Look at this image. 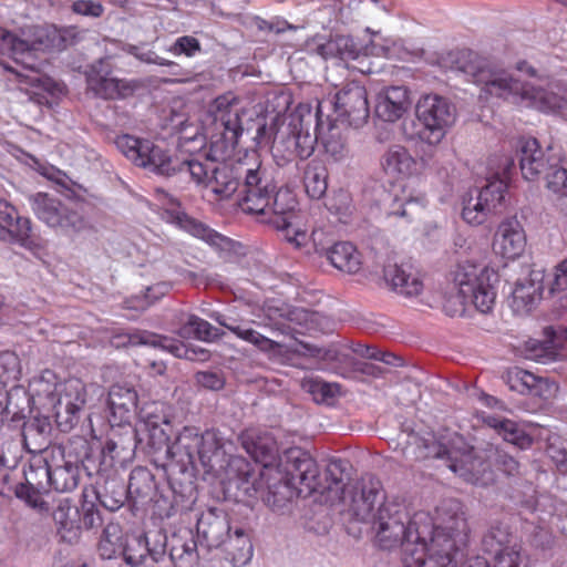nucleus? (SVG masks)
<instances>
[{
	"mask_svg": "<svg viewBox=\"0 0 567 567\" xmlns=\"http://www.w3.org/2000/svg\"><path fill=\"white\" fill-rule=\"evenodd\" d=\"M230 530L231 527L227 516L221 511L215 508L203 513L196 525L199 546L208 550L220 548Z\"/></svg>",
	"mask_w": 567,
	"mask_h": 567,
	"instance_id": "obj_23",
	"label": "nucleus"
},
{
	"mask_svg": "<svg viewBox=\"0 0 567 567\" xmlns=\"http://www.w3.org/2000/svg\"><path fill=\"white\" fill-rule=\"evenodd\" d=\"M195 380L198 385L210 391H219L225 386L224 374L219 371H199Z\"/></svg>",
	"mask_w": 567,
	"mask_h": 567,
	"instance_id": "obj_60",
	"label": "nucleus"
},
{
	"mask_svg": "<svg viewBox=\"0 0 567 567\" xmlns=\"http://www.w3.org/2000/svg\"><path fill=\"white\" fill-rule=\"evenodd\" d=\"M517 546H519V543L516 536L509 532L508 526L503 524L493 525L482 539V550L487 557L508 550V547Z\"/></svg>",
	"mask_w": 567,
	"mask_h": 567,
	"instance_id": "obj_41",
	"label": "nucleus"
},
{
	"mask_svg": "<svg viewBox=\"0 0 567 567\" xmlns=\"http://www.w3.org/2000/svg\"><path fill=\"white\" fill-rule=\"evenodd\" d=\"M525 91L526 94L522 102L525 106L536 107L543 112H554L564 109L567 104L565 96L537 86L532 82H527Z\"/></svg>",
	"mask_w": 567,
	"mask_h": 567,
	"instance_id": "obj_39",
	"label": "nucleus"
},
{
	"mask_svg": "<svg viewBox=\"0 0 567 567\" xmlns=\"http://www.w3.org/2000/svg\"><path fill=\"white\" fill-rule=\"evenodd\" d=\"M52 425L50 419L44 415H35L23 423L21 431L16 434L22 437V443L29 453L44 454L51 450Z\"/></svg>",
	"mask_w": 567,
	"mask_h": 567,
	"instance_id": "obj_31",
	"label": "nucleus"
},
{
	"mask_svg": "<svg viewBox=\"0 0 567 567\" xmlns=\"http://www.w3.org/2000/svg\"><path fill=\"white\" fill-rule=\"evenodd\" d=\"M507 185L501 178H492L477 190L475 197L470 196L463 200L462 217L470 225L483 224L488 215L495 214L503 205Z\"/></svg>",
	"mask_w": 567,
	"mask_h": 567,
	"instance_id": "obj_19",
	"label": "nucleus"
},
{
	"mask_svg": "<svg viewBox=\"0 0 567 567\" xmlns=\"http://www.w3.org/2000/svg\"><path fill=\"white\" fill-rule=\"evenodd\" d=\"M453 70L463 73L481 87V99L498 97L522 104L527 82L513 72L498 68L471 50H461L451 54Z\"/></svg>",
	"mask_w": 567,
	"mask_h": 567,
	"instance_id": "obj_5",
	"label": "nucleus"
},
{
	"mask_svg": "<svg viewBox=\"0 0 567 567\" xmlns=\"http://www.w3.org/2000/svg\"><path fill=\"white\" fill-rule=\"evenodd\" d=\"M326 207L343 224L349 221L354 210L351 195L344 189H339L334 192L332 196L328 197Z\"/></svg>",
	"mask_w": 567,
	"mask_h": 567,
	"instance_id": "obj_52",
	"label": "nucleus"
},
{
	"mask_svg": "<svg viewBox=\"0 0 567 567\" xmlns=\"http://www.w3.org/2000/svg\"><path fill=\"white\" fill-rule=\"evenodd\" d=\"M163 218L166 221L172 223L189 233L192 236L204 240L213 247L224 249L229 244V239L227 237L218 234L214 229L188 216L186 213L179 210L178 208L166 209L163 213Z\"/></svg>",
	"mask_w": 567,
	"mask_h": 567,
	"instance_id": "obj_30",
	"label": "nucleus"
},
{
	"mask_svg": "<svg viewBox=\"0 0 567 567\" xmlns=\"http://www.w3.org/2000/svg\"><path fill=\"white\" fill-rule=\"evenodd\" d=\"M225 328L236 334L239 339L256 346L262 351H271L279 347V343L259 333L248 326L247 321L227 316Z\"/></svg>",
	"mask_w": 567,
	"mask_h": 567,
	"instance_id": "obj_42",
	"label": "nucleus"
},
{
	"mask_svg": "<svg viewBox=\"0 0 567 567\" xmlns=\"http://www.w3.org/2000/svg\"><path fill=\"white\" fill-rule=\"evenodd\" d=\"M508 548V550L501 551L499 554H493L487 557L491 565H493L492 567H519L523 559L520 545Z\"/></svg>",
	"mask_w": 567,
	"mask_h": 567,
	"instance_id": "obj_58",
	"label": "nucleus"
},
{
	"mask_svg": "<svg viewBox=\"0 0 567 567\" xmlns=\"http://www.w3.org/2000/svg\"><path fill=\"white\" fill-rule=\"evenodd\" d=\"M51 488L59 493L72 492L80 482V466L78 461L64 455L61 446L51 447Z\"/></svg>",
	"mask_w": 567,
	"mask_h": 567,
	"instance_id": "obj_24",
	"label": "nucleus"
},
{
	"mask_svg": "<svg viewBox=\"0 0 567 567\" xmlns=\"http://www.w3.org/2000/svg\"><path fill=\"white\" fill-rule=\"evenodd\" d=\"M277 186L274 183V189L267 198L268 205L262 212H247L248 214H257L268 216L266 221L272 225L278 230L285 233V238L300 247L307 235L305 231L295 229L292 220L296 218L295 208L297 205L295 196L289 190H276Z\"/></svg>",
	"mask_w": 567,
	"mask_h": 567,
	"instance_id": "obj_17",
	"label": "nucleus"
},
{
	"mask_svg": "<svg viewBox=\"0 0 567 567\" xmlns=\"http://www.w3.org/2000/svg\"><path fill=\"white\" fill-rule=\"evenodd\" d=\"M324 151L333 162H343L349 157V148L340 137L330 136L324 142Z\"/></svg>",
	"mask_w": 567,
	"mask_h": 567,
	"instance_id": "obj_61",
	"label": "nucleus"
},
{
	"mask_svg": "<svg viewBox=\"0 0 567 567\" xmlns=\"http://www.w3.org/2000/svg\"><path fill=\"white\" fill-rule=\"evenodd\" d=\"M225 559L233 567H245L252 558L254 547L249 535L241 527L231 528L221 545Z\"/></svg>",
	"mask_w": 567,
	"mask_h": 567,
	"instance_id": "obj_33",
	"label": "nucleus"
},
{
	"mask_svg": "<svg viewBox=\"0 0 567 567\" xmlns=\"http://www.w3.org/2000/svg\"><path fill=\"white\" fill-rule=\"evenodd\" d=\"M403 456L409 461L425 458L446 460L449 468L467 482L478 483L476 475V457L463 436L453 433L435 440L433 436L422 437L411 433L408 435Z\"/></svg>",
	"mask_w": 567,
	"mask_h": 567,
	"instance_id": "obj_8",
	"label": "nucleus"
},
{
	"mask_svg": "<svg viewBox=\"0 0 567 567\" xmlns=\"http://www.w3.org/2000/svg\"><path fill=\"white\" fill-rule=\"evenodd\" d=\"M437 512L440 524L434 525L425 512L410 516L401 503L381 505L371 523L379 546L391 549L400 544L405 567H455L456 537L467 530L463 506L456 499H447Z\"/></svg>",
	"mask_w": 567,
	"mask_h": 567,
	"instance_id": "obj_1",
	"label": "nucleus"
},
{
	"mask_svg": "<svg viewBox=\"0 0 567 567\" xmlns=\"http://www.w3.org/2000/svg\"><path fill=\"white\" fill-rule=\"evenodd\" d=\"M82 505L80 511V529L82 527L86 529L94 528L102 524V517L100 511L96 507V501L93 497H85L84 492L82 493Z\"/></svg>",
	"mask_w": 567,
	"mask_h": 567,
	"instance_id": "obj_56",
	"label": "nucleus"
},
{
	"mask_svg": "<svg viewBox=\"0 0 567 567\" xmlns=\"http://www.w3.org/2000/svg\"><path fill=\"white\" fill-rule=\"evenodd\" d=\"M383 278L394 292L404 297L419 296L424 288L419 271L409 264L385 266Z\"/></svg>",
	"mask_w": 567,
	"mask_h": 567,
	"instance_id": "obj_28",
	"label": "nucleus"
},
{
	"mask_svg": "<svg viewBox=\"0 0 567 567\" xmlns=\"http://www.w3.org/2000/svg\"><path fill=\"white\" fill-rule=\"evenodd\" d=\"M216 134L212 136L209 153L205 161L178 158L177 174L189 175L196 184L208 186V179L216 163L229 156L238 144L244 128L241 115L245 109L233 93L223 94L209 106Z\"/></svg>",
	"mask_w": 567,
	"mask_h": 567,
	"instance_id": "obj_3",
	"label": "nucleus"
},
{
	"mask_svg": "<svg viewBox=\"0 0 567 567\" xmlns=\"http://www.w3.org/2000/svg\"><path fill=\"white\" fill-rule=\"evenodd\" d=\"M122 539L123 533L120 524L109 523L103 529L99 544L101 557L103 559H112L116 557L124 545Z\"/></svg>",
	"mask_w": 567,
	"mask_h": 567,
	"instance_id": "obj_50",
	"label": "nucleus"
},
{
	"mask_svg": "<svg viewBox=\"0 0 567 567\" xmlns=\"http://www.w3.org/2000/svg\"><path fill=\"white\" fill-rule=\"evenodd\" d=\"M84 496L93 497L111 512L120 509L127 498L125 485L118 480H107L101 487H85Z\"/></svg>",
	"mask_w": 567,
	"mask_h": 567,
	"instance_id": "obj_35",
	"label": "nucleus"
},
{
	"mask_svg": "<svg viewBox=\"0 0 567 567\" xmlns=\"http://www.w3.org/2000/svg\"><path fill=\"white\" fill-rule=\"evenodd\" d=\"M126 488L127 497L134 499H148L155 491L152 473L146 468L137 467L131 472Z\"/></svg>",
	"mask_w": 567,
	"mask_h": 567,
	"instance_id": "obj_48",
	"label": "nucleus"
},
{
	"mask_svg": "<svg viewBox=\"0 0 567 567\" xmlns=\"http://www.w3.org/2000/svg\"><path fill=\"white\" fill-rule=\"evenodd\" d=\"M171 408L163 402H152L145 404L138 411V423L136 427H147L155 425H165L169 427L171 424Z\"/></svg>",
	"mask_w": 567,
	"mask_h": 567,
	"instance_id": "obj_49",
	"label": "nucleus"
},
{
	"mask_svg": "<svg viewBox=\"0 0 567 567\" xmlns=\"http://www.w3.org/2000/svg\"><path fill=\"white\" fill-rule=\"evenodd\" d=\"M132 344L150 346L154 349H159L173 354L176 358L194 360H206L208 351L203 348H193L186 346L184 342L171 337L157 334L148 331H140L130 337Z\"/></svg>",
	"mask_w": 567,
	"mask_h": 567,
	"instance_id": "obj_22",
	"label": "nucleus"
},
{
	"mask_svg": "<svg viewBox=\"0 0 567 567\" xmlns=\"http://www.w3.org/2000/svg\"><path fill=\"white\" fill-rule=\"evenodd\" d=\"M312 115L293 116L288 127L276 136L274 148L276 152H286L288 156L296 155L300 159L310 157L317 144L316 128L311 132Z\"/></svg>",
	"mask_w": 567,
	"mask_h": 567,
	"instance_id": "obj_18",
	"label": "nucleus"
},
{
	"mask_svg": "<svg viewBox=\"0 0 567 567\" xmlns=\"http://www.w3.org/2000/svg\"><path fill=\"white\" fill-rule=\"evenodd\" d=\"M29 204L35 217L50 228L60 229L68 235L85 228L82 215L54 195L42 192L32 194L29 196Z\"/></svg>",
	"mask_w": 567,
	"mask_h": 567,
	"instance_id": "obj_14",
	"label": "nucleus"
},
{
	"mask_svg": "<svg viewBox=\"0 0 567 567\" xmlns=\"http://www.w3.org/2000/svg\"><path fill=\"white\" fill-rule=\"evenodd\" d=\"M138 395L134 386L114 384L109 391V422L111 426L131 424L136 413Z\"/></svg>",
	"mask_w": 567,
	"mask_h": 567,
	"instance_id": "obj_25",
	"label": "nucleus"
},
{
	"mask_svg": "<svg viewBox=\"0 0 567 567\" xmlns=\"http://www.w3.org/2000/svg\"><path fill=\"white\" fill-rule=\"evenodd\" d=\"M302 386L312 395L316 402L327 404H330L340 391L339 384L329 383L321 379L306 380Z\"/></svg>",
	"mask_w": 567,
	"mask_h": 567,
	"instance_id": "obj_53",
	"label": "nucleus"
},
{
	"mask_svg": "<svg viewBox=\"0 0 567 567\" xmlns=\"http://www.w3.org/2000/svg\"><path fill=\"white\" fill-rule=\"evenodd\" d=\"M483 422L495 430V432L502 436L506 437L507 434H513V430L518 425L515 421L499 417L495 415H485L483 416Z\"/></svg>",
	"mask_w": 567,
	"mask_h": 567,
	"instance_id": "obj_62",
	"label": "nucleus"
},
{
	"mask_svg": "<svg viewBox=\"0 0 567 567\" xmlns=\"http://www.w3.org/2000/svg\"><path fill=\"white\" fill-rule=\"evenodd\" d=\"M178 334L182 338L194 337L197 340L212 342L224 336V332L212 326L208 321L195 316H188L187 321L179 328Z\"/></svg>",
	"mask_w": 567,
	"mask_h": 567,
	"instance_id": "obj_46",
	"label": "nucleus"
},
{
	"mask_svg": "<svg viewBox=\"0 0 567 567\" xmlns=\"http://www.w3.org/2000/svg\"><path fill=\"white\" fill-rule=\"evenodd\" d=\"M558 391L559 386L555 381L534 374V381L530 382V391L527 392V395L548 402L556 398Z\"/></svg>",
	"mask_w": 567,
	"mask_h": 567,
	"instance_id": "obj_57",
	"label": "nucleus"
},
{
	"mask_svg": "<svg viewBox=\"0 0 567 567\" xmlns=\"http://www.w3.org/2000/svg\"><path fill=\"white\" fill-rule=\"evenodd\" d=\"M164 554V544L150 548L147 537L140 535L126 537L118 555L123 556V559L127 565L136 567L142 564L147 556L152 558L153 563H157L162 559Z\"/></svg>",
	"mask_w": 567,
	"mask_h": 567,
	"instance_id": "obj_34",
	"label": "nucleus"
},
{
	"mask_svg": "<svg viewBox=\"0 0 567 567\" xmlns=\"http://www.w3.org/2000/svg\"><path fill=\"white\" fill-rule=\"evenodd\" d=\"M219 433L207 430L199 433L196 427H184L175 440V449L179 452L178 467L181 473L198 472L210 473L221 467L225 452Z\"/></svg>",
	"mask_w": 567,
	"mask_h": 567,
	"instance_id": "obj_9",
	"label": "nucleus"
},
{
	"mask_svg": "<svg viewBox=\"0 0 567 567\" xmlns=\"http://www.w3.org/2000/svg\"><path fill=\"white\" fill-rule=\"evenodd\" d=\"M38 48L39 43L37 42H29L8 30L0 29V51L3 54H9L16 62L23 65V71H17L19 83L24 85L25 90L32 89L33 94L48 92L54 96L62 93V84L42 74L31 63L27 62V60L32 58V52L38 50Z\"/></svg>",
	"mask_w": 567,
	"mask_h": 567,
	"instance_id": "obj_11",
	"label": "nucleus"
},
{
	"mask_svg": "<svg viewBox=\"0 0 567 567\" xmlns=\"http://www.w3.org/2000/svg\"><path fill=\"white\" fill-rule=\"evenodd\" d=\"M120 152L138 167L159 176L169 177L178 172V157L167 150L155 145L150 140L138 138L128 134L116 138Z\"/></svg>",
	"mask_w": 567,
	"mask_h": 567,
	"instance_id": "obj_12",
	"label": "nucleus"
},
{
	"mask_svg": "<svg viewBox=\"0 0 567 567\" xmlns=\"http://www.w3.org/2000/svg\"><path fill=\"white\" fill-rule=\"evenodd\" d=\"M285 483H272L266 504L280 509L295 497H308L313 494L326 495V501L334 504L346 502V485L352 466L343 458H331L322 476L316 460L300 447H292L286 454Z\"/></svg>",
	"mask_w": 567,
	"mask_h": 567,
	"instance_id": "obj_2",
	"label": "nucleus"
},
{
	"mask_svg": "<svg viewBox=\"0 0 567 567\" xmlns=\"http://www.w3.org/2000/svg\"><path fill=\"white\" fill-rule=\"evenodd\" d=\"M138 436L146 441L148 452L152 453L157 461L164 464L168 463L171 466H178L179 452L175 449V442L169 443V435L172 425H155L147 427H136Z\"/></svg>",
	"mask_w": 567,
	"mask_h": 567,
	"instance_id": "obj_27",
	"label": "nucleus"
},
{
	"mask_svg": "<svg viewBox=\"0 0 567 567\" xmlns=\"http://www.w3.org/2000/svg\"><path fill=\"white\" fill-rule=\"evenodd\" d=\"M28 388L34 402L53 410L60 431L69 432L79 422V414L86 402V391L80 380L59 383L53 371L44 370L29 381Z\"/></svg>",
	"mask_w": 567,
	"mask_h": 567,
	"instance_id": "obj_6",
	"label": "nucleus"
},
{
	"mask_svg": "<svg viewBox=\"0 0 567 567\" xmlns=\"http://www.w3.org/2000/svg\"><path fill=\"white\" fill-rule=\"evenodd\" d=\"M241 445L245 451L254 458V461L261 465L260 480L257 482L252 480L251 485L256 492L264 489V502L269 494V486L272 483H285L286 475V454L282 456L278 453V445L275 437L267 431L259 429H248L240 435Z\"/></svg>",
	"mask_w": 567,
	"mask_h": 567,
	"instance_id": "obj_10",
	"label": "nucleus"
},
{
	"mask_svg": "<svg viewBox=\"0 0 567 567\" xmlns=\"http://www.w3.org/2000/svg\"><path fill=\"white\" fill-rule=\"evenodd\" d=\"M543 292V275L532 271L529 278L518 280L513 290V303L517 310L529 311Z\"/></svg>",
	"mask_w": 567,
	"mask_h": 567,
	"instance_id": "obj_36",
	"label": "nucleus"
},
{
	"mask_svg": "<svg viewBox=\"0 0 567 567\" xmlns=\"http://www.w3.org/2000/svg\"><path fill=\"white\" fill-rule=\"evenodd\" d=\"M32 223L30 218L17 215L2 225L0 223V240L27 246L30 243Z\"/></svg>",
	"mask_w": 567,
	"mask_h": 567,
	"instance_id": "obj_47",
	"label": "nucleus"
},
{
	"mask_svg": "<svg viewBox=\"0 0 567 567\" xmlns=\"http://www.w3.org/2000/svg\"><path fill=\"white\" fill-rule=\"evenodd\" d=\"M383 171L391 176H409L415 171L416 162L401 145L390 146L380 159Z\"/></svg>",
	"mask_w": 567,
	"mask_h": 567,
	"instance_id": "obj_38",
	"label": "nucleus"
},
{
	"mask_svg": "<svg viewBox=\"0 0 567 567\" xmlns=\"http://www.w3.org/2000/svg\"><path fill=\"white\" fill-rule=\"evenodd\" d=\"M493 247L504 258L519 257L526 247V235L522 224L516 218L502 221L497 227Z\"/></svg>",
	"mask_w": 567,
	"mask_h": 567,
	"instance_id": "obj_26",
	"label": "nucleus"
},
{
	"mask_svg": "<svg viewBox=\"0 0 567 567\" xmlns=\"http://www.w3.org/2000/svg\"><path fill=\"white\" fill-rule=\"evenodd\" d=\"M218 199H228L238 192L243 212H262L274 189V178L258 158L236 163H216L208 186Z\"/></svg>",
	"mask_w": 567,
	"mask_h": 567,
	"instance_id": "obj_4",
	"label": "nucleus"
},
{
	"mask_svg": "<svg viewBox=\"0 0 567 567\" xmlns=\"http://www.w3.org/2000/svg\"><path fill=\"white\" fill-rule=\"evenodd\" d=\"M504 380L512 391L527 395V392L530 391V382L534 381V374L515 367L506 372Z\"/></svg>",
	"mask_w": 567,
	"mask_h": 567,
	"instance_id": "obj_54",
	"label": "nucleus"
},
{
	"mask_svg": "<svg viewBox=\"0 0 567 567\" xmlns=\"http://www.w3.org/2000/svg\"><path fill=\"white\" fill-rule=\"evenodd\" d=\"M202 51L199 41L192 35H183L175 40L168 48V52L174 55H186L188 58L195 56Z\"/></svg>",
	"mask_w": 567,
	"mask_h": 567,
	"instance_id": "obj_59",
	"label": "nucleus"
},
{
	"mask_svg": "<svg viewBox=\"0 0 567 567\" xmlns=\"http://www.w3.org/2000/svg\"><path fill=\"white\" fill-rule=\"evenodd\" d=\"M334 109L338 120L349 126L361 127L370 115L365 87L357 82L346 84L336 94Z\"/></svg>",
	"mask_w": 567,
	"mask_h": 567,
	"instance_id": "obj_21",
	"label": "nucleus"
},
{
	"mask_svg": "<svg viewBox=\"0 0 567 567\" xmlns=\"http://www.w3.org/2000/svg\"><path fill=\"white\" fill-rule=\"evenodd\" d=\"M497 275L484 265L460 264L454 272L453 288L446 299L445 310L450 316L463 315L467 306L488 313L495 303L494 281Z\"/></svg>",
	"mask_w": 567,
	"mask_h": 567,
	"instance_id": "obj_7",
	"label": "nucleus"
},
{
	"mask_svg": "<svg viewBox=\"0 0 567 567\" xmlns=\"http://www.w3.org/2000/svg\"><path fill=\"white\" fill-rule=\"evenodd\" d=\"M310 317V313L303 309H296L289 313V319L287 321H275L269 316H267V319H264L261 321H255L251 322L255 323L258 327H265L269 328L272 332H279L285 336H291L295 337V333L297 332L296 329L291 326L292 322L301 323V321H308Z\"/></svg>",
	"mask_w": 567,
	"mask_h": 567,
	"instance_id": "obj_51",
	"label": "nucleus"
},
{
	"mask_svg": "<svg viewBox=\"0 0 567 567\" xmlns=\"http://www.w3.org/2000/svg\"><path fill=\"white\" fill-rule=\"evenodd\" d=\"M339 37V59L342 61L357 60L360 55L361 48L354 42V39L350 35H338Z\"/></svg>",
	"mask_w": 567,
	"mask_h": 567,
	"instance_id": "obj_64",
	"label": "nucleus"
},
{
	"mask_svg": "<svg viewBox=\"0 0 567 567\" xmlns=\"http://www.w3.org/2000/svg\"><path fill=\"white\" fill-rule=\"evenodd\" d=\"M51 450L32 458L28 471L24 472L25 483H19L14 488L16 496L29 507L43 514L49 513L50 506L42 497L51 489Z\"/></svg>",
	"mask_w": 567,
	"mask_h": 567,
	"instance_id": "obj_15",
	"label": "nucleus"
},
{
	"mask_svg": "<svg viewBox=\"0 0 567 567\" xmlns=\"http://www.w3.org/2000/svg\"><path fill=\"white\" fill-rule=\"evenodd\" d=\"M426 204L424 196H394L389 215H395L399 217H410L414 214V210L419 207H424Z\"/></svg>",
	"mask_w": 567,
	"mask_h": 567,
	"instance_id": "obj_55",
	"label": "nucleus"
},
{
	"mask_svg": "<svg viewBox=\"0 0 567 567\" xmlns=\"http://www.w3.org/2000/svg\"><path fill=\"white\" fill-rule=\"evenodd\" d=\"M53 520L58 526V533L65 542L72 543L79 537L80 511L66 499L61 502L53 512Z\"/></svg>",
	"mask_w": 567,
	"mask_h": 567,
	"instance_id": "obj_40",
	"label": "nucleus"
},
{
	"mask_svg": "<svg viewBox=\"0 0 567 567\" xmlns=\"http://www.w3.org/2000/svg\"><path fill=\"white\" fill-rule=\"evenodd\" d=\"M326 256L334 268L347 274H357L362 267L360 252L348 241L336 243L326 250Z\"/></svg>",
	"mask_w": 567,
	"mask_h": 567,
	"instance_id": "obj_37",
	"label": "nucleus"
},
{
	"mask_svg": "<svg viewBox=\"0 0 567 567\" xmlns=\"http://www.w3.org/2000/svg\"><path fill=\"white\" fill-rule=\"evenodd\" d=\"M519 165L525 179L534 181L540 174L546 175L548 161L554 163L558 157L547 155L540 150L538 141L534 137L522 138L518 142Z\"/></svg>",
	"mask_w": 567,
	"mask_h": 567,
	"instance_id": "obj_29",
	"label": "nucleus"
},
{
	"mask_svg": "<svg viewBox=\"0 0 567 567\" xmlns=\"http://www.w3.org/2000/svg\"><path fill=\"white\" fill-rule=\"evenodd\" d=\"M87 86L96 96L105 100L123 97L126 94L125 90L128 89L122 80L95 74L94 65L87 75Z\"/></svg>",
	"mask_w": 567,
	"mask_h": 567,
	"instance_id": "obj_45",
	"label": "nucleus"
},
{
	"mask_svg": "<svg viewBox=\"0 0 567 567\" xmlns=\"http://www.w3.org/2000/svg\"><path fill=\"white\" fill-rule=\"evenodd\" d=\"M416 117L422 125L417 135L429 146L441 143L446 130L455 122V106L445 97L431 94L423 96L416 104Z\"/></svg>",
	"mask_w": 567,
	"mask_h": 567,
	"instance_id": "obj_13",
	"label": "nucleus"
},
{
	"mask_svg": "<svg viewBox=\"0 0 567 567\" xmlns=\"http://www.w3.org/2000/svg\"><path fill=\"white\" fill-rule=\"evenodd\" d=\"M303 185L307 195L312 199H320L328 189V171L318 161L309 162L303 172Z\"/></svg>",
	"mask_w": 567,
	"mask_h": 567,
	"instance_id": "obj_44",
	"label": "nucleus"
},
{
	"mask_svg": "<svg viewBox=\"0 0 567 567\" xmlns=\"http://www.w3.org/2000/svg\"><path fill=\"white\" fill-rule=\"evenodd\" d=\"M389 502L381 481L365 475L346 493V502L342 503L355 520L371 524L378 516V507Z\"/></svg>",
	"mask_w": 567,
	"mask_h": 567,
	"instance_id": "obj_16",
	"label": "nucleus"
},
{
	"mask_svg": "<svg viewBox=\"0 0 567 567\" xmlns=\"http://www.w3.org/2000/svg\"><path fill=\"white\" fill-rule=\"evenodd\" d=\"M544 178L548 190L556 195V205L567 215V169L559 164V158L554 163L548 161Z\"/></svg>",
	"mask_w": 567,
	"mask_h": 567,
	"instance_id": "obj_43",
	"label": "nucleus"
},
{
	"mask_svg": "<svg viewBox=\"0 0 567 567\" xmlns=\"http://www.w3.org/2000/svg\"><path fill=\"white\" fill-rule=\"evenodd\" d=\"M71 8L74 13L90 18H99L104 11L100 2L92 0H76Z\"/></svg>",
	"mask_w": 567,
	"mask_h": 567,
	"instance_id": "obj_63",
	"label": "nucleus"
},
{
	"mask_svg": "<svg viewBox=\"0 0 567 567\" xmlns=\"http://www.w3.org/2000/svg\"><path fill=\"white\" fill-rule=\"evenodd\" d=\"M144 443L136 427L131 424L112 426L111 433L102 449V464L105 466H125L135 456L136 447Z\"/></svg>",
	"mask_w": 567,
	"mask_h": 567,
	"instance_id": "obj_20",
	"label": "nucleus"
},
{
	"mask_svg": "<svg viewBox=\"0 0 567 567\" xmlns=\"http://www.w3.org/2000/svg\"><path fill=\"white\" fill-rule=\"evenodd\" d=\"M408 91L403 86H391L378 95L375 114L385 122H395L409 107Z\"/></svg>",
	"mask_w": 567,
	"mask_h": 567,
	"instance_id": "obj_32",
	"label": "nucleus"
}]
</instances>
